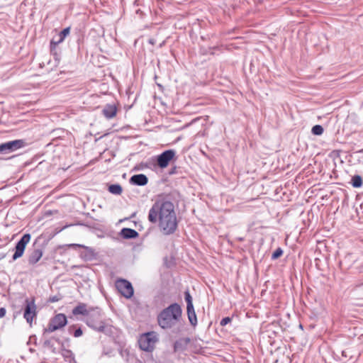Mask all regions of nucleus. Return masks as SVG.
<instances>
[{"label":"nucleus","instance_id":"obj_1","mask_svg":"<svg viewBox=\"0 0 363 363\" xmlns=\"http://www.w3.org/2000/svg\"><path fill=\"white\" fill-rule=\"evenodd\" d=\"M149 222L157 224L164 235H173L178 228V220L172 202L160 199L156 201L149 210Z\"/></svg>","mask_w":363,"mask_h":363},{"label":"nucleus","instance_id":"obj_19","mask_svg":"<svg viewBox=\"0 0 363 363\" xmlns=\"http://www.w3.org/2000/svg\"><path fill=\"white\" fill-rule=\"evenodd\" d=\"M67 246L69 247H81V248L85 249L87 251V252L89 253V258H91L94 255V252H93L92 249L91 247L85 246L84 245L69 244V245H67Z\"/></svg>","mask_w":363,"mask_h":363},{"label":"nucleus","instance_id":"obj_25","mask_svg":"<svg viewBox=\"0 0 363 363\" xmlns=\"http://www.w3.org/2000/svg\"><path fill=\"white\" fill-rule=\"evenodd\" d=\"M231 321V318H229V317H225L224 318H223L221 320H220V325L222 326H225L228 323H229Z\"/></svg>","mask_w":363,"mask_h":363},{"label":"nucleus","instance_id":"obj_21","mask_svg":"<svg viewBox=\"0 0 363 363\" xmlns=\"http://www.w3.org/2000/svg\"><path fill=\"white\" fill-rule=\"evenodd\" d=\"M324 129L320 125H315L311 129V133L315 135H320L323 133Z\"/></svg>","mask_w":363,"mask_h":363},{"label":"nucleus","instance_id":"obj_23","mask_svg":"<svg viewBox=\"0 0 363 363\" xmlns=\"http://www.w3.org/2000/svg\"><path fill=\"white\" fill-rule=\"evenodd\" d=\"M283 255V250L281 248L278 247L272 255V259H277Z\"/></svg>","mask_w":363,"mask_h":363},{"label":"nucleus","instance_id":"obj_20","mask_svg":"<svg viewBox=\"0 0 363 363\" xmlns=\"http://www.w3.org/2000/svg\"><path fill=\"white\" fill-rule=\"evenodd\" d=\"M352 185L354 188H359L362 185V179L359 175H354L352 178Z\"/></svg>","mask_w":363,"mask_h":363},{"label":"nucleus","instance_id":"obj_4","mask_svg":"<svg viewBox=\"0 0 363 363\" xmlns=\"http://www.w3.org/2000/svg\"><path fill=\"white\" fill-rule=\"evenodd\" d=\"M67 323L66 315L63 313H58L50 320L45 331L52 333L65 326Z\"/></svg>","mask_w":363,"mask_h":363},{"label":"nucleus","instance_id":"obj_24","mask_svg":"<svg viewBox=\"0 0 363 363\" xmlns=\"http://www.w3.org/2000/svg\"><path fill=\"white\" fill-rule=\"evenodd\" d=\"M83 334V332L82 330V329L80 328L76 329L74 333H72V335H74V337H79L80 336H82Z\"/></svg>","mask_w":363,"mask_h":363},{"label":"nucleus","instance_id":"obj_8","mask_svg":"<svg viewBox=\"0 0 363 363\" xmlns=\"http://www.w3.org/2000/svg\"><path fill=\"white\" fill-rule=\"evenodd\" d=\"M176 152L174 150H167L159 155L157 158V165L164 169L169 165V162L175 157Z\"/></svg>","mask_w":363,"mask_h":363},{"label":"nucleus","instance_id":"obj_28","mask_svg":"<svg viewBox=\"0 0 363 363\" xmlns=\"http://www.w3.org/2000/svg\"><path fill=\"white\" fill-rule=\"evenodd\" d=\"M6 256V253H4V252H0V260L4 259Z\"/></svg>","mask_w":363,"mask_h":363},{"label":"nucleus","instance_id":"obj_26","mask_svg":"<svg viewBox=\"0 0 363 363\" xmlns=\"http://www.w3.org/2000/svg\"><path fill=\"white\" fill-rule=\"evenodd\" d=\"M0 153L6 154L4 143L0 144Z\"/></svg>","mask_w":363,"mask_h":363},{"label":"nucleus","instance_id":"obj_11","mask_svg":"<svg viewBox=\"0 0 363 363\" xmlns=\"http://www.w3.org/2000/svg\"><path fill=\"white\" fill-rule=\"evenodd\" d=\"M42 256L43 251L41 249H33L28 256V263L32 265L36 264L41 259Z\"/></svg>","mask_w":363,"mask_h":363},{"label":"nucleus","instance_id":"obj_13","mask_svg":"<svg viewBox=\"0 0 363 363\" xmlns=\"http://www.w3.org/2000/svg\"><path fill=\"white\" fill-rule=\"evenodd\" d=\"M70 28L69 27L63 29L60 33L55 37L51 41V45H57L64 41L65 38L69 34Z\"/></svg>","mask_w":363,"mask_h":363},{"label":"nucleus","instance_id":"obj_17","mask_svg":"<svg viewBox=\"0 0 363 363\" xmlns=\"http://www.w3.org/2000/svg\"><path fill=\"white\" fill-rule=\"evenodd\" d=\"M72 313L74 315H87L89 314V311L86 308V305L84 303H79L78 306L74 307L72 310Z\"/></svg>","mask_w":363,"mask_h":363},{"label":"nucleus","instance_id":"obj_16","mask_svg":"<svg viewBox=\"0 0 363 363\" xmlns=\"http://www.w3.org/2000/svg\"><path fill=\"white\" fill-rule=\"evenodd\" d=\"M186 311L189 322L192 325H196L197 324V318L194 306H186Z\"/></svg>","mask_w":363,"mask_h":363},{"label":"nucleus","instance_id":"obj_27","mask_svg":"<svg viewBox=\"0 0 363 363\" xmlns=\"http://www.w3.org/2000/svg\"><path fill=\"white\" fill-rule=\"evenodd\" d=\"M6 315V309L4 308H0V318H3Z\"/></svg>","mask_w":363,"mask_h":363},{"label":"nucleus","instance_id":"obj_6","mask_svg":"<svg viewBox=\"0 0 363 363\" xmlns=\"http://www.w3.org/2000/svg\"><path fill=\"white\" fill-rule=\"evenodd\" d=\"M118 291L125 298H130L133 295V288L130 282L125 279H120L116 282Z\"/></svg>","mask_w":363,"mask_h":363},{"label":"nucleus","instance_id":"obj_14","mask_svg":"<svg viewBox=\"0 0 363 363\" xmlns=\"http://www.w3.org/2000/svg\"><path fill=\"white\" fill-rule=\"evenodd\" d=\"M102 112L106 118L111 119L116 115L117 109L116 106L112 104H107L104 108Z\"/></svg>","mask_w":363,"mask_h":363},{"label":"nucleus","instance_id":"obj_12","mask_svg":"<svg viewBox=\"0 0 363 363\" xmlns=\"http://www.w3.org/2000/svg\"><path fill=\"white\" fill-rule=\"evenodd\" d=\"M130 182L138 186H145L147 184L148 179L145 174H140L132 176Z\"/></svg>","mask_w":363,"mask_h":363},{"label":"nucleus","instance_id":"obj_3","mask_svg":"<svg viewBox=\"0 0 363 363\" xmlns=\"http://www.w3.org/2000/svg\"><path fill=\"white\" fill-rule=\"evenodd\" d=\"M158 341L157 335L155 332H148L141 335L138 340L140 348L146 352H152Z\"/></svg>","mask_w":363,"mask_h":363},{"label":"nucleus","instance_id":"obj_31","mask_svg":"<svg viewBox=\"0 0 363 363\" xmlns=\"http://www.w3.org/2000/svg\"><path fill=\"white\" fill-rule=\"evenodd\" d=\"M342 354L343 356L347 357L345 351H342Z\"/></svg>","mask_w":363,"mask_h":363},{"label":"nucleus","instance_id":"obj_5","mask_svg":"<svg viewBox=\"0 0 363 363\" xmlns=\"http://www.w3.org/2000/svg\"><path fill=\"white\" fill-rule=\"evenodd\" d=\"M25 309L23 317L26 320L27 323L31 325L33 319L36 317L37 311H36V305L35 303L34 298L30 299L27 298L25 301Z\"/></svg>","mask_w":363,"mask_h":363},{"label":"nucleus","instance_id":"obj_30","mask_svg":"<svg viewBox=\"0 0 363 363\" xmlns=\"http://www.w3.org/2000/svg\"><path fill=\"white\" fill-rule=\"evenodd\" d=\"M74 325H72V326H70V327L69 328V333H72V329L74 328Z\"/></svg>","mask_w":363,"mask_h":363},{"label":"nucleus","instance_id":"obj_2","mask_svg":"<svg viewBox=\"0 0 363 363\" xmlns=\"http://www.w3.org/2000/svg\"><path fill=\"white\" fill-rule=\"evenodd\" d=\"M182 317V308L177 303H172L162 310L157 317L159 325L163 329L175 326Z\"/></svg>","mask_w":363,"mask_h":363},{"label":"nucleus","instance_id":"obj_7","mask_svg":"<svg viewBox=\"0 0 363 363\" xmlns=\"http://www.w3.org/2000/svg\"><path fill=\"white\" fill-rule=\"evenodd\" d=\"M30 240V234H24L22 236V238L16 243V245L15 247V252L13 255V260H16L17 259L22 257L26 249V245L29 242Z\"/></svg>","mask_w":363,"mask_h":363},{"label":"nucleus","instance_id":"obj_18","mask_svg":"<svg viewBox=\"0 0 363 363\" xmlns=\"http://www.w3.org/2000/svg\"><path fill=\"white\" fill-rule=\"evenodd\" d=\"M108 191L113 194L120 195L123 189L120 184H111L108 186Z\"/></svg>","mask_w":363,"mask_h":363},{"label":"nucleus","instance_id":"obj_22","mask_svg":"<svg viewBox=\"0 0 363 363\" xmlns=\"http://www.w3.org/2000/svg\"><path fill=\"white\" fill-rule=\"evenodd\" d=\"M184 298L187 306H193L192 297L189 291H186L184 293Z\"/></svg>","mask_w":363,"mask_h":363},{"label":"nucleus","instance_id":"obj_29","mask_svg":"<svg viewBox=\"0 0 363 363\" xmlns=\"http://www.w3.org/2000/svg\"><path fill=\"white\" fill-rule=\"evenodd\" d=\"M50 301H51L52 303H53V302L57 301H58V298H57L56 296H54V297L50 298Z\"/></svg>","mask_w":363,"mask_h":363},{"label":"nucleus","instance_id":"obj_10","mask_svg":"<svg viewBox=\"0 0 363 363\" xmlns=\"http://www.w3.org/2000/svg\"><path fill=\"white\" fill-rule=\"evenodd\" d=\"M86 323L89 327L91 328L94 330L99 332H103L104 330V323L102 321L94 320L91 316L87 318Z\"/></svg>","mask_w":363,"mask_h":363},{"label":"nucleus","instance_id":"obj_15","mask_svg":"<svg viewBox=\"0 0 363 363\" xmlns=\"http://www.w3.org/2000/svg\"><path fill=\"white\" fill-rule=\"evenodd\" d=\"M121 236L124 239H133L138 237V233L133 229L124 228L121 230Z\"/></svg>","mask_w":363,"mask_h":363},{"label":"nucleus","instance_id":"obj_9","mask_svg":"<svg viewBox=\"0 0 363 363\" xmlns=\"http://www.w3.org/2000/svg\"><path fill=\"white\" fill-rule=\"evenodd\" d=\"M6 153H11L15 152L26 145V142L23 140H15L4 143Z\"/></svg>","mask_w":363,"mask_h":363}]
</instances>
